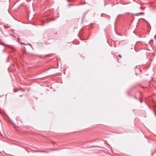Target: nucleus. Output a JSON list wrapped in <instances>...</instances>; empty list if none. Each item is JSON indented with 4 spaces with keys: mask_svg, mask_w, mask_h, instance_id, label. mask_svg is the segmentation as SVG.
I'll return each instance as SVG.
<instances>
[{
    "mask_svg": "<svg viewBox=\"0 0 156 156\" xmlns=\"http://www.w3.org/2000/svg\"><path fill=\"white\" fill-rule=\"evenodd\" d=\"M139 100H140V103H141V101L140 100V99H139Z\"/></svg>",
    "mask_w": 156,
    "mask_h": 156,
    "instance_id": "20e7f679",
    "label": "nucleus"
},
{
    "mask_svg": "<svg viewBox=\"0 0 156 156\" xmlns=\"http://www.w3.org/2000/svg\"><path fill=\"white\" fill-rule=\"evenodd\" d=\"M155 114L156 115V111L155 112Z\"/></svg>",
    "mask_w": 156,
    "mask_h": 156,
    "instance_id": "7ed1b4c3",
    "label": "nucleus"
},
{
    "mask_svg": "<svg viewBox=\"0 0 156 156\" xmlns=\"http://www.w3.org/2000/svg\"><path fill=\"white\" fill-rule=\"evenodd\" d=\"M135 98H136V99H137V98L136 97V96H135Z\"/></svg>",
    "mask_w": 156,
    "mask_h": 156,
    "instance_id": "f03ea898",
    "label": "nucleus"
},
{
    "mask_svg": "<svg viewBox=\"0 0 156 156\" xmlns=\"http://www.w3.org/2000/svg\"><path fill=\"white\" fill-rule=\"evenodd\" d=\"M118 56L119 57V58H122L121 55L120 54H119L118 55Z\"/></svg>",
    "mask_w": 156,
    "mask_h": 156,
    "instance_id": "f257e3e1",
    "label": "nucleus"
}]
</instances>
